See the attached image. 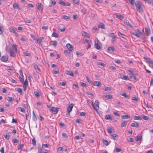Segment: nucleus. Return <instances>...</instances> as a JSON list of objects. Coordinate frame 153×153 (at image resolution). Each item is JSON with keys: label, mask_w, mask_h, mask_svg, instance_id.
Listing matches in <instances>:
<instances>
[{"label": "nucleus", "mask_w": 153, "mask_h": 153, "mask_svg": "<svg viewBox=\"0 0 153 153\" xmlns=\"http://www.w3.org/2000/svg\"><path fill=\"white\" fill-rule=\"evenodd\" d=\"M131 126L133 127L137 128L139 126V125L137 122L132 123L131 124Z\"/></svg>", "instance_id": "a211bd4d"}, {"label": "nucleus", "mask_w": 153, "mask_h": 153, "mask_svg": "<svg viewBox=\"0 0 153 153\" xmlns=\"http://www.w3.org/2000/svg\"><path fill=\"white\" fill-rule=\"evenodd\" d=\"M96 39L97 41V42L96 41H95V43L94 44L95 47L98 50H100L101 48V46L100 45L101 43L100 42H99L98 39Z\"/></svg>", "instance_id": "f03ea898"}, {"label": "nucleus", "mask_w": 153, "mask_h": 153, "mask_svg": "<svg viewBox=\"0 0 153 153\" xmlns=\"http://www.w3.org/2000/svg\"><path fill=\"white\" fill-rule=\"evenodd\" d=\"M82 35L83 36L87 37H88L89 36H88V34L86 33H85L84 32H83L82 33Z\"/></svg>", "instance_id": "8fccbe9b"}, {"label": "nucleus", "mask_w": 153, "mask_h": 153, "mask_svg": "<svg viewBox=\"0 0 153 153\" xmlns=\"http://www.w3.org/2000/svg\"><path fill=\"white\" fill-rule=\"evenodd\" d=\"M111 90V88L109 87H108L107 86H106L105 88V91H110Z\"/></svg>", "instance_id": "bf43d9fd"}, {"label": "nucleus", "mask_w": 153, "mask_h": 153, "mask_svg": "<svg viewBox=\"0 0 153 153\" xmlns=\"http://www.w3.org/2000/svg\"><path fill=\"white\" fill-rule=\"evenodd\" d=\"M4 136L5 138L7 140H9L10 138L9 134H4Z\"/></svg>", "instance_id": "49530a36"}, {"label": "nucleus", "mask_w": 153, "mask_h": 153, "mask_svg": "<svg viewBox=\"0 0 153 153\" xmlns=\"http://www.w3.org/2000/svg\"><path fill=\"white\" fill-rule=\"evenodd\" d=\"M113 128H110L108 129V132L109 134H111L112 132Z\"/></svg>", "instance_id": "c9c22d12"}, {"label": "nucleus", "mask_w": 153, "mask_h": 153, "mask_svg": "<svg viewBox=\"0 0 153 153\" xmlns=\"http://www.w3.org/2000/svg\"><path fill=\"white\" fill-rule=\"evenodd\" d=\"M96 105H95V107H96V108H97V111L99 109V101L98 100H96L95 101Z\"/></svg>", "instance_id": "4be33fe9"}, {"label": "nucleus", "mask_w": 153, "mask_h": 153, "mask_svg": "<svg viewBox=\"0 0 153 153\" xmlns=\"http://www.w3.org/2000/svg\"><path fill=\"white\" fill-rule=\"evenodd\" d=\"M59 3L61 4L62 5L65 6V2H64L62 0H60L59 2Z\"/></svg>", "instance_id": "58836bf2"}, {"label": "nucleus", "mask_w": 153, "mask_h": 153, "mask_svg": "<svg viewBox=\"0 0 153 153\" xmlns=\"http://www.w3.org/2000/svg\"><path fill=\"white\" fill-rule=\"evenodd\" d=\"M80 85L82 86L86 87V85L85 83H84L82 82H81L80 83Z\"/></svg>", "instance_id": "0e129e2a"}, {"label": "nucleus", "mask_w": 153, "mask_h": 153, "mask_svg": "<svg viewBox=\"0 0 153 153\" xmlns=\"http://www.w3.org/2000/svg\"><path fill=\"white\" fill-rule=\"evenodd\" d=\"M52 36L53 37H55L57 38L58 37V35L57 33H56L53 32V33Z\"/></svg>", "instance_id": "4c0bfd02"}, {"label": "nucleus", "mask_w": 153, "mask_h": 153, "mask_svg": "<svg viewBox=\"0 0 153 153\" xmlns=\"http://www.w3.org/2000/svg\"><path fill=\"white\" fill-rule=\"evenodd\" d=\"M124 23L126 25L129 26L130 27H133L132 25H131L129 23V21L127 20H125L124 21Z\"/></svg>", "instance_id": "aec40b11"}, {"label": "nucleus", "mask_w": 153, "mask_h": 153, "mask_svg": "<svg viewBox=\"0 0 153 153\" xmlns=\"http://www.w3.org/2000/svg\"><path fill=\"white\" fill-rule=\"evenodd\" d=\"M121 78L125 80H129L128 77L127 76L125 75H124L123 77H121Z\"/></svg>", "instance_id": "e433bc0d"}, {"label": "nucleus", "mask_w": 153, "mask_h": 153, "mask_svg": "<svg viewBox=\"0 0 153 153\" xmlns=\"http://www.w3.org/2000/svg\"><path fill=\"white\" fill-rule=\"evenodd\" d=\"M134 119L135 120H142V118L140 116H134Z\"/></svg>", "instance_id": "bb28decb"}, {"label": "nucleus", "mask_w": 153, "mask_h": 153, "mask_svg": "<svg viewBox=\"0 0 153 153\" xmlns=\"http://www.w3.org/2000/svg\"><path fill=\"white\" fill-rule=\"evenodd\" d=\"M130 3L132 5H134V0H128Z\"/></svg>", "instance_id": "5fc2aeb1"}, {"label": "nucleus", "mask_w": 153, "mask_h": 153, "mask_svg": "<svg viewBox=\"0 0 153 153\" xmlns=\"http://www.w3.org/2000/svg\"><path fill=\"white\" fill-rule=\"evenodd\" d=\"M86 80L89 83H91L92 82H91V80L89 79V78L88 76H86Z\"/></svg>", "instance_id": "680f3d73"}, {"label": "nucleus", "mask_w": 153, "mask_h": 153, "mask_svg": "<svg viewBox=\"0 0 153 153\" xmlns=\"http://www.w3.org/2000/svg\"><path fill=\"white\" fill-rule=\"evenodd\" d=\"M97 65H101L102 66H104L105 64L101 62H97Z\"/></svg>", "instance_id": "864d4df0"}, {"label": "nucleus", "mask_w": 153, "mask_h": 153, "mask_svg": "<svg viewBox=\"0 0 153 153\" xmlns=\"http://www.w3.org/2000/svg\"><path fill=\"white\" fill-rule=\"evenodd\" d=\"M129 117L128 115H123L121 116V118L123 119H127L129 118Z\"/></svg>", "instance_id": "5701e85b"}, {"label": "nucleus", "mask_w": 153, "mask_h": 153, "mask_svg": "<svg viewBox=\"0 0 153 153\" xmlns=\"http://www.w3.org/2000/svg\"><path fill=\"white\" fill-rule=\"evenodd\" d=\"M50 110L53 114H57L58 111V110L57 108H56L54 107H51Z\"/></svg>", "instance_id": "20e7f679"}, {"label": "nucleus", "mask_w": 153, "mask_h": 153, "mask_svg": "<svg viewBox=\"0 0 153 153\" xmlns=\"http://www.w3.org/2000/svg\"><path fill=\"white\" fill-rule=\"evenodd\" d=\"M9 31L13 33L16 34L17 33L16 32V29L14 27H11L9 28Z\"/></svg>", "instance_id": "f8f14e48"}, {"label": "nucleus", "mask_w": 153, "mask_h": 153, "mask_svg": "<svg viewBox=\"0 0 153 153\" xmlns=\"http://www.w3.org/2000/svg\"><path fill=\"white\" fill-rule=\"evenodd\" d=\"M116 16L117 18L121 20L123 19L124 18L123 16L120 14H116Z\"/></svg>", "instance_id": "412c9836"}, {"label": "nucleus", "mask_w": 153, "mask_h": 153, "mask_svg": "<svg viewBox=\"0 0 153 153\" xmlns=\"http://www.w3.org/2000/svg\"><path fill=\"white\" fill-rule=\"evenodd\" d=\"M19 110L23 113H25V110L22 108V107H20L19 108Z\"/></svg>", "instance_id": "c03bdc74"}, {"label": "nucleus", "mask_w": 153, "mask_h": 153, "mask_svg": "<svg viewBox=\"0 0 153 153\" xmlns=\"http://www.w3.org/2000/svg\"><path fill=\"white\" fill-rule=\"evenodd\" d=\"M58 43L56 41H52L49 42V45H53L54 47H56Z\"/></svg>", "instance_id": "6e6552de"}, {"label": "nucleus", "mask_w": 153, "mask_h": 153, "mask_svg": "<svg viewBox=\"0 0 153 153\" xmlns=\"http://www.w3.org/2000/svg\"><path fill=\"white\" fill-rule=\"evenodd\" d=\"M127 140L128 142H131L134 141V139L131 137H129L128 138Z\"/></svg>", "instance_id": "09e8293b"}, {"label": "nucleus", "mask_w": 153, "mask_h": 153, "mask_svg": "<svg viewBox=\"0 0 153 153\" xmlns=\"http://www.w3.org/2000/svg\"><path fill=\"white\" fill-rule=\"evenodd\" d=\"M98 25L99 27L104 29H105V25L102 23L100 22L98 23Z\"/></svg>", "instance_id": "ddd939ff"}, {"label": "nucleus", "mask_w": 153, "mask_h": 153, "mask_svg": "<svg viewBox=\"0 0 153 153\" xmlns=\"http://www.w3.org/2000/svg\"><path fill=\"white\" fill-rule=\"evenodd\" d=\"M43 7V5L41 4V3L37 4V9L41 11V12L42 11Z\"/></svg>", "instance_id": "1a4fd4ad"}, {"label": "nucleus", "mask_w": 153, "mask_h": 153, "mask_svg": "<svg viewBox=\"0 0 153 153\" xmlns=\"http://www.w3.org/2000/svg\"><path fill=\"white\" fill-rule=\"evenodd\" d=\"M34 94L38 98V97H40V95L39 94V93L36 91H35L34 92Z\"/></svg>", "instance_id": "79ce46f5"}, {"label": "nucleus", "mask_w": 153, "mask_h": 153, "mask_svg": "<svg viewBox=\"0 0 153 153\" xmlns=\"http://www.w3.org/2000/svg\"><path fill=\"white\" fill-rule=\"evenodd\" d=\"M0 152L1 153H4V147H2L1 148V149L0 150Z\"/></svg>", "instance_id": "774afa93"}, {"label": "nucleus", "mask_w": 153, "mask_h": 153, "mask_svg": "<svg viewBox=\"0 0 153 153\" xmlns=\"http://www.w3.org/2000/svg\"><path fill=\"white\" fill-rule=\"evenodd\" d=\"M12 48H10L9 46H6L5 48V50L7 52H9L10 51V50H11Z\"/></svg>", "instance_id": "2f4dec72"}, {"label": "nucleus", "mask_w": 153, "mask_h": 153, "mask_svg": "<svg viewBox=\"0 0 153 153\" xmlns=\"http://www.w3.org/2000/svg\"><path fill=\"white\" fill-rule=\"evenodd\" d=\"M84 136V134H82V135L81 136L77 135L76 136L75 138L76 140H79L82 139V137H83Z\"/></svg>", "instance_id": "7c9ffc66"}, {"label": "nucleus", "mask_w": 153, "mask_h": 153, "mask_svg": "<svg viewBox=\"0 0 153 153\" xmlns=\"http://www.w3.org/2000/svg\"><path fill=\"white\" fill-rule=\"evenodd\" d=\"M103 97L106 100L111 99L112 97V96L111 94H105L103 96Z\"/></svg>", "instance_id": "0eeeda50"}, {"label": "nucleus", "mask_w": 153, "mask_h": 153, "mask_svg": "<svg viewBox=\"0 0 153 153\" xmlns=\"http://www.w3.org/2000/svg\"><path fill=\"white\" fill-rule=\"evenodd\" d=\"M121 95L122 96H124L126 98H127L128 97H129L128 95H127L126 93L123 91L122 92V93L121 94Z\"/></svg>", "instance_id": "c85d7f7f"}, {"label": "nucleus", "mask_w": 153, "mask_h": 153, "mask_svg": "<svg viewBox=\"0 0 153 153\" xmlns=\"http://www.w3.org/2000/svg\"><path fill=\"white\" fill-rule=\"evenodd\" d=\"M149 63L150 64V66L153 68V61L151 60Z\"/></svg>", "instance_id": "052dcab7"}, {"label": "nucleus", "mask_w": 153, "mask_h": 153, "mask_svg": "<svg viewBox=\"0 0 153 153\" xmlns=\"http://www.w3.org/2000/svg\"><path fill=\"white\" fill-rule=\"evenodd\" d=\"M52 73L53 74H59V72L58 70L57 71H52Z\"/></svg>", "instance_id": "6e6d98bb"}, {"label": "nucleus", "mask_w": 153, "mask_h": 153, "mask_svg": "<svg viewBox=\"0 0 153 153\" xmlns=\"http://www.w3.org/2000/svg\"><path fill=\"white\" fill-rule=\"evenodd\" d=\"M58 30H59V31H60L63 32L65 30V27H64L62 29H61L60 28H59L58 29Z\"/></svg>", "instance_id": "e2e57ef3"}, {"label": "nucleus", "mask_w": 153, "mask_h": 153, "mask_svg": "<svg viewBox=\"0 0 153 153\" xmlns=\"http://www.w3.org/2000/svg\"><path fill=\"white\" fill-rule=\"evenodd\" d=\"M102 142L104 144L106 145L107 142V141L106 139H102Z\"/></svg>", "instance_id": "37998d69"}, {"label": "nucleus", "mask_w": 153, "mask_h": 153, "mask_svg": "<svg viewBox=\"0 0 153 153\" xmlns=\"http://www.w3.org/2000/svg\"><path fill=\"white\" fill-rule=\"evenodd\" d=\"M73 104H70L68 107L67 111L68 113H69L71 111L73 108Z\"/></svg>", "instance_id": "423d86ee"}, {"label": "nucleus", "mask_w": 153, "mask_h": 153, "mask_svg": "<svg viewBox=\"0 0 153 153\" xmlns=\"http://www.w3.org/2000/svg\"><path fill=\"white\" fill-rule=\"evenodd\" d=\"M13 7L14 9H17L19 10H21V9L19 7V5L16 3H14L13 4Z\"/></svg>", "instance_id": "9d476101"}, {"label": "nucleus", "mask_w": 153, "mask_h": 153, "mask_svg": "<svg viewBox=\"0 0 153 153\" xmlns=\"http://www.w3.org/2000/svg\"><path fill=\"white\" fill-rule=\"evenodd\" d=\"M121 150L122 149L119 148H117L116 149V152L117 153L120 152Z\"/></svg>", "instance_id": "603ef678"}, {"label": "nucleus", "mask_w": 153, "mask_h": 153, "mask_svg": "<svg viewBox=\"0 0 153 153\" xmlns=\"http://www.w3.org/2000/svg\"><path fill=\"white\" fill-rule=\"evenodd\" d=\"M135 5L137 11L139 12L140 13H141L142 12V9L140 5L138 3H136Z\"/></svg>", "instance_id": "7ed1b4c3"}, {"label": "nucleus", "mask_w": 153, "mask_h": 153, "mask_svg": "<svg viewBox=\"0 0 153 153\" xmlns=\"http://www.w3.org/2000/svg\"><path fill=\"white\" fill-rule=\"evenodd\" d=\"M145 29V33L146 35L148 36L150 33V30L149 27H146Z\"/></svg>", "instance_id": "2eb2a0df"}, {"label": "nucleus", "mask_w": 153, "mask_h": 153, "mask_svg": "<svg viewBox=\"0 0 153 153\" xmlns=\"http://www.w3.org/2000/svg\"><path fill=\"white\" fill-rule=\"evenodd\" d=\"M42 147L40 146L38 148V150L37 153H42Z\"/></svg>", "instance_id": "ea45409f"}, {"label": "nucleus", "mask_w": 153, "mask_h": 153, "mask_svg": "<svg viewBox=\"0 0 153 153\" xmlns=\"http://www.w3.org/2000/svg\"><path fill=\"white\" fill-rule=\"evenodd\" d=\"M12 49L10 50V55L11 57H14L16 56V54L14 52L13 49L17 53V45L14 44L12 45Z\"/></svg>", "instance_id": "f257e3e1"}, {"label": "nucleus", "mask_w": 153, "mask_h": 153, "mask_svg": "<svg viewBox=\"0 0 153 153\" xmlns=\"http://www.w3.org/2000/svg\"><path fill=\"white\" fill-rule=\"evenodd\" d=\"M32 144L33 146H35L36 144V141L34 137H33L32 140Z\"/></svg>", "instance_id": "de8ad7c7"}, {"label": "nucleus", "mask_w": 153, "mask_h": 153, "mask_svg": "<svg viewBox=\"0 0 153 153\" xmlns=\"http://www.w3.org/2000/svg\"><path fill=\"white\" fill-rule=\"evenodd\" d=\"M144 59H145L149 63L151 61V60L149 58H147L146 57H144Z\"/></svg>", "instance_id": "69168bd1"}, {"label": "nucleus", "mask_w": 153, "mask_h": 153, "mask_svg": "<svg viewBox=\"0 0 153 153\" xmlns=\"http://www.w3.org/2000/svg\"><path fill=\"white\" fill-rule=\"evenodd\" d=\"M66 46L70 51H71L73 49V47L69 43H68L66 45Z\"/></svg>", "instance_id": "9b49d317"}, {"label": "nucleus", "mask_w": 153, "mask_h": 153, "mask_svg": "<svg viewBox=\"0 0 153 153\" xmlns=\"http://www.w3.org/2000/svg\"><path fill=\"white\" fill-rule=\"evenodd\" d=\"M15 90L16 91H17L18 92L22 93V89L21 88H15Z\"/></svg>", "instance_id": "cd10ccee"}, {"label": "nucleus", "mask_w": 153, "mask_h": 153, "mask_svg": "<svg viewBox=\"0 0 153 153\" xmlns=\"http://www.w3.org/2000/svg\"><path fill=\"white\" fill-rule=\"evenodd\" d=\"M105 118L106 120H111L112 119V117L110 115L108 114H107L105 116Z\"/></svg>", "instance_id": "b1692460"}, {"label": "nucleus", "mask_w": 153, "mask_h": 153, "mask_svg": "<svg viewBox=\"0 0 153 153\" xmlns=\"http://www.w3.org/2000/svg\"><path fill=\"white\" fill-rule=\"evenodd\" d=\"M89 104H91L92 106V107L94 108V109L97 112V108H96L95 106V105L94 104H93L92 101L90 100H87Z\"/></svg>", "instance_id": "39448f33"}, {"label": "nucleus", "mask_w": 153, "mask_h": 153, "mask_svg": "<svg viewBox=\"0 0 153 153\" xmlns=\"http://www.w3.org/2000/svg\"><path fill=\"white\" fill-rule=\"evenodd\" d=\"M132 100H133L135 101L136 102H137L138 100V98H137L135 97H134L132 98Z\"/></svg>", "instance_id": "4d7b16f0"}, {"label": "nucleus", "mask_w": 153, "mask_h": 153, "mask_svg": "<svg viewBox=\"0 0 153 153\" xmlns=\"http://www.w3.org/2000/svg\"><path fill=\"white\" fill-rule=\"evenodd\" d=\"M23 54L25 56H30L31 55L30 53L27 52H24Z\"/></svg>", "instance_id": "a18cd8bd"}, {"label": "nucleus", "mask_w": 153, "mask_h": 153, "mask_svg": "<svg viewBox=\"0 0 153 153\" xmlns=\"http://www.w3.org/2000/svg\"><path fill=\"white\" fill-rule=\"evenodd\" d=\"M108 50L109 51L113 52L114 51V47H109L108 48Z\"/></svg>", "instance_id": "473e14b6"}, {"label": "nucleus", "mask_w": 153, "mask_h": 153, "mask_svg": "<svg viewBox=\"0 0 153 153\" xmlns=\"http://www.w3.org/2000/svg\"><path fill=\"white\" fill-rule=\"evenodd\" d=\"M141 117L143 119L145 120H149V117L144 114H142Z\"/></svg>", "instance_id": "393cba45"}, {"label": "nucleus", "mask_w": 153, "mask_h": 153, "mask_svg": "<svg viewBox=\"0 0 153 153\" xmlns=\"http://www.w3.org/2000/svg\"><path fill=\"white\" fill-rule=\"evenodd\" d=\"M62 17L65 20H69L70 19V17L66 15H63L62 16Z\"/></svg>", "instance_id": "f704fd0d"}, {"label": "nucleus", "mask_w": 153, "mask_h": 153, "mask_svg": "<svg viewBox=\"0 0 153 153\" xmlns=\"http://www.w3.org/2000/svg\"><path fill=\"white\" fill-rule=\"evenodd\" d=\"M43 39L44 38L43 37H41L39 39H37V41L39 45H42V41Z\"/></svg>", "instance_id": "dca6fc26"}, {"label": "nucleus", "mask_w": 153, "mask_h": 153, "mask_svg": "<svg viewBox=\"0 0 153 153\" xmlns=\"http://www.w3.org/2000/svg\"><path fill=\"white\" fill-rule=\"evenodd\" d=\"M65 73L68 75H69L72 76H74V74L73 72H70L69 71H65Z\"/></svg>", "instance_id": "6ab92c4d"}, {"label": "nucleus", "mask_w": 153, "mask_h": 153, "mask_svg": "<svg viewBox=\"0 0 153 153\" xmlns=\"http://www.w3.org/2000/svg\"><path fill=\"white\" fill-rule=\"evenodd\" d=\"M111 136L113 138V139L115 140V138L117 137V134H111Z\"/></svg>", "instance_id": "338daca9"}, {"label": "nucleus", "mask_w": 153, "mask_h": 153, "mask_svg": "<svg viewBox=\"0 0 153 153\" xmlns=\"http://www.w3.org/2000/svg\"><path fill=\"white\" fill-rule=\"evenodd\" d=\"M127 123L126 121H124L123 122V123L121 125V127H124L127 125Z\"/></svg>", "instance_id": "72a5a7b5"}, {"label": "nucleus", "mask_w": 153, "mask_h": 153, "mask_svg": "<svg viewBox=\"0 0 153 153\" xmlns=\"http://www.w3.org/2000/svg\"><path fill=\"white\" fill-rule=\"evenodd\" d=\"M131 34H133V35L137 37H140V35L138 33L134 32H131Z\"/></svg>", "instance_id": "c756f323"}, {"label": "nucleus", "mask_w": 153, "mask_h": 153, "mask_svg": "<svg viewBox=\"0 0 153 153\" xmlns=\"http://www.w3.org/2000/svg\"><path fill=\"white\" fill-rule=\"evenodd\" d=\"M7 100L9 102H11L13 101V98L10 97H8L7 98Z\"/></svg>", "instance_id": "a19ab883"}, {"label": "nucleus", "mask_w": 153, "mask_h": 153, "mask_svg": "<svg viewBox=\"0 0 153 153\" xmlns=\"http://www.w3.org/2000/svg\"><path fill=\"white\" fill-rule=\"evenodd\" d=\"M130 78L131 79H133L134 80H135L136 79V77L135 76L133 75V76H131L130 77Z\"/></svg>", "instance_id": "13d9d810"}, {"label": "nucleus", "mask_w": 153, "mask_h": 153, "mask_svg": "<svg viewBox=\"0 0 153 153\" xmlns=\"http://www.w3.org/2000/svg\"><path fill=\"white\" fill-rule=\"evenodd\" d=\"M33 120L34 121H36L37 120L36 117L33 111Z\"/></svg>", "instance_id": "a878e982"}, {"label": "nucleus", "mask_w": 153, "mask_h": 153, "mask_svg": "<svg viewBox=\"0 0 153 153\" xmlns=\"http://www.w3.org/2000/svg\"><path fill=\"white\" fill-rule=\"evenodd\" d=\"M93 85L96 86L98 87L102 85L101 83L98 81H95L93 82Z\"/></svg>", "instance_id": "4468645a"}, {"label": "nucleus", "mask_w": 153, "mask_h": 153, "mask_svg": "<svg viewBox=\"0 0 153 153\" xmlns=\"http://www.w3.org/2000/svg\"><path fill=\"white\" fill-rule=\"evenodd\" d=\"M8 60V58L5 56H3L1 58V60L3 62H7Z\"/></svg>", "instance_id": "f3484780"}, {"label": "nucleus", "mask_w": 153, "mask_h": 153, "mask_svg": "<svg viewBox=\"0 0 153 153\" xmlns=\"http://www.w3.org/2000/svg\"><path fill=\"white\" fill-rule=\"evenodd\" d=\"M34 68L36 69H37L40 71V69L38 66L36 64H35L34 65Z\"/></svg>", "instance_id": "3c124183"}]
</instances>
